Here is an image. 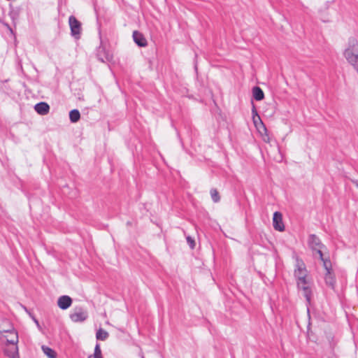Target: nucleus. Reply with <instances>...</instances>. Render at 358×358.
I'll list each match as a JSON object with an SVG mask.
<instances>
[{
    "instance_id": "1",
    "label": "nucleus",
    "mask_w": 358,
    "mask_h": 358,
    "mask_svg": "<svg viewBox=\"0 0 358 358\" xmlns=\"http://www.w3.org/2000/svg\"><path fill=\"white\" fill-rule=\"evenodd\" d=\"M294 276L297 279L298 288L303 291V295L309 303L311 299L310 282L307 280V270L302 260L296 258Z\"/></svg>"
},
{
    "instance_id": "2",
    "label": "nucleus",
    "mask_w": 358,
    "mask_h": 358,
    "mask_svg": "<svg viewBox=\"0 0 358 358\" xmlns=\"http://www.w3.org/2000/svg\"><path fill=\"white\" fill-rule=\"evenodd\" d=\"M343 56L354 69L358 66V41L357 39L355 38H349L343 52Z\"/></svg>"
},
{
    "instance_id": "3",
    "label": "nucleus",
    "mask_w": 358,
    "mask_h": 358,
    "mask_svg": "<svg viewBox=\"0 0 358 358\" xmlns=\"http://www.w3.org/2000/svg\"><path fill=\"white\" fill-rule=\"evenodd\" d=\"M308 243L312 250L315 252V254L319 255L321 261L327 259V258L324 257V255L322 252V248L324 247L322 243L320 242V238L314 234H312L309 236Z\"/></svg>"
},
{
    "instance_id": "4",
    "label": "nucleus",
    "mask_w": 358,
    "mask_h": 358,
    "mask_svg": "<svg viewBox=\"0 0 358 358\" xmlns=\"http://www.w3.org/2000/svg\"><path fill=\"white\" fill-rule=\"evenodd\" d=\"M322 262H323V266L326 270V273L324 275L325 282L327 285H329L331 288H334L335 282H336V280H335L334 275L331 273V261L329 259H327Z\"/></svg>"
},
{
    "instance_id": "5",
    "label": "nucleus",
    "mask_w": 358,
    "mask_h": 358,
    "mask_svg": "<svg viewBox=\"0 0 358 358\" xmlns=\"http://www.w3.org/2000/svg\"><path fill=\"white\" fill-rule=\"evenodd\" d=\"M69 317L73 322H82L87 320L88 313L82 307H76Z\"/></svg>"
},
{
    "instance_id": "6",
    "label": "nucleus",
    "mask_w": 358,
    "mask_h": 358,
    "mask_svg": "<svg viewBox=\"0 0 358 358\" xmlns=\"http://www.w3.org/2000/svg\"><path fill=\"white\" fill-rule=\"evenodd\" d=\"M0 334L6 338V343L17 344L18 334L13 328L7 330L0 328Z\"/></svg>"
},
{
    "instance_id": "7",
    "label": "nucleus",
    "mask_w": 358,
    "mask_h": 358,
    "mask_svg": "<svg viewBox=\"0 0 358 358\" xmlns=\"http://www.w3.org/2000/svg\"><path fill=\"white\" fill-rule=\"evenodd\" d=\"M4 353L9 358H20L17 344L6 343L4 348Z\"/></svg>"
},
{
    "instance_id": "8",
    "label": "nucleus",
    "mask_w": 358,
    "mask_h": 358,
    "mask_svg": "<svg viewBox=\"0 0 358 358\" xmlns=\"http://www.w3.org/2000/svg\"><path fill=\"white\" fill-rule=\"evenodd\" d=\"M69 22L71 27L72 36H78L81 30V24L80 22L74 16L71 15L69 17Z\"/></svg>"
},
{
    "instance_id": "9",
    "label": "nucleus",
    "mask_w": 358,
    "mask_h": 358,
    "mask_svg": "<svg viewBox=\"0 0 358 358\" xmlns=\"http://www.w3.org/2000/svg\"><path fill=\"white\" fill-rule=\"evenodd\" d=\"M273 228L279 231H282L285 229V226L282 222V216L280 212H275L273 217Z\"/></svg>"
},
{
    "instance_id": "10",
    "label": "nucleus",
    "mask_w": 358,
    "mask_h": 358,
    "mask_svg": "<svg viewBox=\"0 0 358 358\" xmlns=\"http://www.w3.org/2000/svg\"><path fill=\"white\" fill-rule=\"evenodd\" d=\"M72 304V299L67 295L59 297L57 300V306L62 310H66Z\"/></svg>"
},
{
    "instance_id": "11",
    "label": "nucleus",
    "mask_w": 358,
    "mask_h": 358,
    "mask_svg": "<svg viewBox=\"0 0 358 358\" xmlns=\"http://www.w3.org/2000/svg\"><path fill=\"white\" fill-rule=\"evenodd\" d=\"M133 38L134 42L140 47H145L147 45V41L142 34L137 31L133 32Z\"/></svg>"
},
{
    "instance_id": "12",
    "label": "nucleus",
    "mask_w": 358,
    "mask_h": 358,
    "mask_svg": "<svg viewBox=\"0 0 358 358\" xmlns=\"http://www.w3.org/2000/svg\"><path fill=\"white\" fill-rule=\"evenodd\" d=\"M34 109L40 115H46L49 112L50 106L45 102H41L35 105Z\"/></svg>"
},
{
    "instance_id": "13",
    "label": "nucleus",
    "mask_w": 358,
    "mask_h": 358,
    "mask_svg": "<svg viewBox=\"0 0 358 358\" xmlns=\"http://www.w3.org/2000/svg\"><path fill=\"white\" fill-rule=\"evenodd\" d=\"M252 120H253L255 126L256 127V128L257 129V130L259 131V132L261 134H263V131L266 132V127L264 125V124L263 123V122L262 121V120L259 115H257V116L253 115Z\"/></svg>"
},
{
    "instance_id": "14",
    "label": "nucleus",
    "mask_w": 358,
    "mask_h": 358,
    "mask_svg": "<svg viewBox=\"0 0 358 358\" xmlns=\"http://www.w3.org/2000/svg\"><path fill=\"white\" fill-rule=\"evenodd\" d=\"M252 96L257 101H262L264 98L263 90L257 86L252 88Z\"/></svg>"
},
{
    "instance_id": "15",
    "label": "nucleus",
    "mask_w": 358,
    "mask_h": 358,
    "mask_svg": "<svg viewBox=\"0 0 358 358\" xmlns=\"http://www.w3.org/2000/svg\"><path fill=\"white\" fill-rule=\"evenodd\" d=\"M41 349L43 352V353L48 357V358H57V354L56 352H55V350H53L52 349H51L50 348L48 347V346H45V345H43L41 347Z\"/></svg>"
},
{
    "instance_id": "16",
    "label": "nucleus",
    "mask_w": 358,
    "mask_h": 358,
    "mask_svg": "<svg viewBox=\"0 0 358 358\" xmlns=\"http://www.w3.org/2000/svg\"><path fill=\"white\" fill-rule=\"evenodd\" d=\"M69 118L71 122H77L80 118V114L78 110L73 109L69 113Z\"/></svg>"
},
{
    "instance_id": "17",
    "label": "nucleus",
    "mask_w": 358,
    "mask_h": 358,
    "mask_svg": "<svg viewBox=\"0 0 358 358\" xmlns=\"http://www.w3.org/2000/svg\"><path fill=\"white\" fill-rule=\"evenodd\" d=\"M108 333L101 328L97 331L96 338L100 341H105L108 338Z\"/></svg>"
},
{
    "instance_id": "18",
    "label": "nucleus",
    "mask_w": 358,
    "mask_h": 358,
    "mask_svg": "<svg viewBox=\"0 0 358 358\" xmlns=\"http://www.w3.org/2000/svg\"><path fill=\"white\" fill-rule=\"evenodd\" d=\"M210 196H211L213 201L215 203L218 202L220 199L219 193L216 189H212L210 190Z\"/></svg>"
},
{
    "instance_id": "19",
    "label": "nucleus",
    "mask_w": 358,
    "mask_h": 358,
    "mask_svg": "<svg viewBox=\"0 0 358 358\" xmlns=\"http://www.w3.org/2000/svg\"><path fill=\"white\" fill-rule=\"evenodd\" d=\"M91 356L92 358H102L101 350L99 344L96 345L94 355Z\"/></svg>"
},
{
    "instance_id": "20",
    "label": "nucleus",
    "mask_w": 358,
    "mask_h": 358,
    "mask_svg": "<svg viewBox=\"0 0 358 358\" xmlns=\"http://www.w3.org/2000/svg\"><path fill=\"white\" fill-rule=\"evenodd\" d=\"M186 239H187V242L189 244V247L192 249H194V247H195V241H194V240L192 238H191L190 236H187L186 238Z\"/></svg>"
},
{
    "instance_id": "21",
    "label": "nucleus",
    "mask_w": 358,
    "mask_h": 358,
    "mask_svg": "<svg viewBox=\"0 0 358 358\" xmlns=\"http://www.w3.org/2000/svg\"><path fill=\"white\" fill-rule=\"evenodd\" d=\"M262 136H263V140L264 142H266V143L270 142V137H269L268 134H267V131L266 132L263 131V134H262Z\"/></svg>"
},
{
    "instance_id": "22",
    "label": "nucleus",
    "mask_w": 358,
    "mask_h": 358,
    "mask_svg": "<svg viewBox=\"0 0 358 358\" xmlns=\"http://www.w3.org/2000/svg\"><path fill=\"white\" fill-rule=\"evenodd\" d=\"M29 315L31 317L32 320H34V323H36V324L37 325V327L38 328H40V324H39V322L38 321L37 319L35 318V317H34L33 315H31L30 313H29Z\"/></svg>"
},
{
    "instance_id": "23",
    "label": "nucleus",
    "mask_w": 358,
    "mask_h": 358,
    "mask_svg": "<svg viewBox=\"0 0 358 358\" xmlns=\"http://www.w3.org/2000/svg\"><path fill=\"white\" fill-rule=\"evenodd\" d=\"M252 116L255 115V116H257V115H259L257 114V110L255 108V107L253 106V108H252Z\"/></svg>"
},
{
    "instance_id": "24",
    "label": "nucleus",
    "mask_w": 358,
    "mask_h": 358,
    "mask_svg": "<svg viewBox=\"0 0 358 358\" xmlns=\"http://www.w3.org/2000/svg\"><path fill=\"white\" fill-rule=\"evenodd\" d=\"M88 358H92V356H90Z\"/></svg>"
},
{
    "instance_id": "25",
    "label": "nucleus",
    "mask_w": 358,
    "mask_h": 358,
    "mask_svg": "<svg viewBox=\"0 0 358 358\" xmlns=\"http://www.w3.org/2000/svg\"><path fill=\"white\" fill-rule=\"evenodd\" d=\"M357 187H358V185H357Z\"/></svg>"
}]
</instances>
